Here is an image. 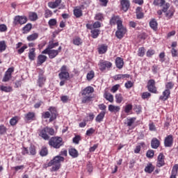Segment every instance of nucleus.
<instances>
[{"label":"nucleus","instance_id":"72a5a7b5","mask_svg":"<svg viewBox=\"0 0 178 178\" xmlns=\"http://www.w3.org/2000/svg\"><path fill=\"white\" fill-rule=\"evenodd\" d=\"M38 19V15H37V13H31L29 14V19L31 22H35Z\"/></svg>","mask_w":178,"mask_h":178},{"label":"nucleus","instance_id":"473e14b6","mask_svg":"<svg viewBox=\"0 0 178 178\" xmlns=\"http://www.w3.org/2000/svg\"><path fill=\"white\" fill-rule=\"evenodd\" d=\"M74 15L76 17H81L83 16V11L80 8H75L74 10Z\"/></svg>","mask_w":178,"mask_h":178},{"label":"nucleus","instance_id":"864d4df0","mask_svg":"<svg viewBox=\"0 0 178 178\" xmlns=\"http://www.w3.org/2000/svg\"><path fill=\"white\" fill-rule=\"evenodd\" d=\"M171 54H172V58H176L178 56V51L175 48H172L171 49Z\"/></svg>","mask_w":178,"mask_h":178},{"label":"nucleus","instance_id":"4c0bfd02","mask_svg":"<svg viewBox=\"0 0 178 178\" xmlns=\"http://www.w3.org/2000/svg\"><path fill=\"white\" fill-rule=\"evenodd\" d=\"M6 131H8V128L5 127V125H0V136H3V134H6Z\"/></svg>","mask_w":178,"mask_h":178},{"label":"nucleus","instance_id":"e2e57ef3","mask_svg":"<svg viewBox=\"0 0 178 178\" xmlns=\"http://www.w3.org/2000/svg\"><path fill=\"white\" fill-rule=\"evenodd\" d=\"M119 87H120V86L119 84H117V85L113 86L111 88V92H117L118 90H119Z\"/></svg>","mask_w":178,"mask_h":178},{"label":"nucleus","instance_id":"393cba45","mask_svg":"<svg viewBox=\"0 0 178 178\" xmlns=\"http://www.w3.org/2000/svg\"><path fill=\"white\" fill-rule=\"evenodd\" d=\"M108 111L116 113V112H119V111H120V107L119 106H113L111 104L108 106Z\"/></svg>","mask_w":178,"mask_h":178},{"label":"nucleus","instance_id":"39448f33","mask_svg":"<svg viewBox=\"0 0 178 178\" xmlns=\"http://www.w3.org/2000/svg\"><path fill=\"white\" fill-rule=\"evenodd\" d=\"M61 51H62V46H60L58 48V50L45 49L42 51V54L49 55V59H54L56 58L58 55H59V52H60Z\"/></svg>","mask_w":178,"mask_h":178},{"label":"nucleus","instance_id":"cd10ccee","mask_svg":"<svg viewBox=\"0 0 178 178\" xmlns=\"http://www.w3.org/2000/svg\"><path fill=\"white\" fill-rule=\"evenodd\" d=\"M118 22H122V20L119 19V16H113L110 20L111 24H116L118 26Z\"/></svg>","mask_w":178,"mask_h":178},{"label":"nucleus","instance_id":"c9c22d12","mask_svg":"<svg viewBox=\"0 0 178 178\" xmlns=\"http://www.w3.org/2000/svg\"><path fill=\"white\" fill-rule=\"evenodd\" d=\"M0 90L1 91H4V92H11L12 91V87L10 86H1L0 87Z\"/></svg>","mask_w":178,"mask_h":178},{"label":"nucleus","instance_id":"13d9d810","mask_svg":"<svg viewBox=\"0 0 178 178\" xmlns=\"http://www.w3.org/2000/svg\"><path fill=\"white\" fill-rule=\"evenodd\" d=\"M147 158H154V150H148L146 154Z\"/></svg>","mask_w":178,"mask_h":178},{"label":"nucleus","instance_id":"9b49d317","mask_svg":"<svg viewBox=\"0 0 178 178\" xmlns=\"http://www.w3.org/2000/svg\"><path fill=\"white\" fill-rule=\"evenodd\" d=\"M120 5L122 6V9L124 12H127L129 10V8H130V1L129 0H121Z\"/></svg>","mask_w":178,"mask_h":178},{"label":"nucleus","instance_id":"de8ad7c7","mask_svg":"<svg viewBox=\"0 0 178 178\" xmlns=\"http://www.w3.org/2000/svg\"><path fill=\"white\" fill-rule=\"evenodd\" d=\"M40 154L41 156H47V155H48V149H47V147L42 148Z\"/></svg>","mask_w":178,"mask_h":178},{"label":"nucleus","instance_id":"bb28decb","mask_svg":"<svg viewBox=\"0 0 178 178\" xmlns=\"http://www.w3.org/2000/svg\"><path fill=\"white\" fill-rule=\"evenodd\" d=\"M56 47H59V42L54 43V42L50 41L46 49H54V48H56Z\"/></svg>","mask_w":178,"mask_h":178},{"label":"nucleus","instance_id":"1a4fd4ad","mask_svg":"<svg viewBox=\"0 0 178 178\" xmlns=\"http://www.w3.org/2000/svg\"><path fill=\"white\" fill-rule=\"evenodd\" d=\"M147 88L149 92H153V94H156V87H155V81L151 79L147 83Z\"/></svg>","mask_w":178,"mask_h":178},{"label":"nucleus","instance_id":"f03ea898","mask_svg":"<svg viewBox=\"0 0 178 178\" xmlns=\"http://www.w3.org/2000/svg\"><path fill=\"white\" fill-rule=\"evenodd\" d=\"M49 111H49L43 113L42 114V118L44 119H49V122H54V120L56 119L58 111H56V108L55 107L49 108Z\"/></svg>","mask_w":178,"mask_h":178},{"label":"nucleus","instance_id":"e433bc0d","mask_svg":"<svg viewBox=\"0 0 178 178\" xmlns=\"http://www.w3.org/2000/svg\"><path fill=\"white\" fill-rule=\"evenodd\" d=\"M82 100L81 103L82 104H86V102H90L91 101V96H87V95H82Z\"/></svg>","mask_w":178,"mask_h":178},{"label":"nucleus","instance_id":"338daca9","mask_svg":"<svg viewBox=\"0 0 178 178\" xmlns=\"http://www.w3.org/2000/svg\"><path fill=\"white\" fill-rule=\"evenodd\" d=\"M165 16L168 19H171V17L173 16V11H168L165 13Z\"/></svg>","mask_w":178,"mask_h":178},{"label":"nucleus","instance_id":"8fccbe9b","mask_svg":"<svg viewBox=\"0 0 178 178\" xmlns=\"http://www.w3.org/2000/svg\"><path fill=\"white\" fill-rule=\"evenodd\" d=\"M133 109V105L127 104L125 106L124 112L125 113H130V111Z\"/></svg>","mask_w":178,"mask_h":178},{"label":"nucleus","instance_id":"603ef678","mask_svg":"<svg viewBox=\"0 0 178 178\" xmlns=\"http://www.w3.org/2000/svg\"><path fill=\"white\" fill-rule=\"evenodd\" d=\"M145 54V49L144 47L139 48L138 51V56H143Z\"/></svg>","mask_w":178,"mask_h":178},{"label":"nucleus","instance_id":"aec40b11","mask_svg":"<svg viewBox=\"0 0 178 178\" xmlns=\"http://www.w3.org/2000/svg\"><path fill=\"white\" fill-rule=\"evenodd\" d=\"M60 2H62V0H56L54 2H49L48 6L51 9H55V8H58V6L60 5Z\"/></svg>","mask_w":178,"mask_h":178},{"label":"nucleus","instance_id":"f8f14e48","mask_svg":"<svg viewBox=\"0 0 178 178\" xmlns=\"http://www.w3.org/2000/svg\"><path fill=\"white\" fill-rule=\"evenodd\" d=\"M92 92H94V88L88 86L81 91V95L91 96Z\"/></svg>","mask_w":178,"mask_h":178},{"label":"nucleus","instance_id":"bf43d9fd","mask_svg":"<svg viewBox=\"0 0 178 178\" xmlns=\"http://www.w3.org/2000/svg\"><path fill=\"white\" fill-rule=\"evenodd\" d=\"M60 100L62 101V102H63V104H66V102H68L69 101V97L67 95L61 96Z\"/></svg>","mask_w":178,"mask_h":178},{"label":"nucleus","instance_id":"09e8293b","mask_svg":"<svg viewBox=\"0 0 178 178\" xmlns=\"http://www.w3.org/2000/svg\"><path fill=\"white\" fill-rule=\"evenodd\" d=\"M141 97L143 99H148V98L151 97V93L148 92H144L143 93H142Z\"/></svg>","mask_w":178,"mask_h":178},{"label":"nucleus","instance_id":"4be33fe9","mask_svg":"<svg viewBox=\"0 0 178 178\" xmlns=\"http://www.w3.org/2000/svg\"><path fill=\"white\" fill-rule=\"evenodd\" d=\"M115 65L118 69H122V67H123V65H124L122 58L120 57H118L115 59Z\"/></svg>","mask_w":178,"mask_h":178},{"label":"nucleus","instance_id":"69168bd1","mask_svg":"<svg viewBox=\"0 0 178 178\" xmlns=\"http://www.w3.org/2000/svg\"><path fill=\"white\" fill-rule=\"evenodd\" d=\"M126 88H131L133 87V82L131 81H128L127 83H125Z\"/></svg>","mask_w":178,"mask_h":178},{"label":"nucleus","instance_id":"6e6552de","mask_svg":"<svg viewBox=\"0 0 178 178\" xmlns=\"http://www.w3.org/2000/svg\"><path fill=\"white\" fill-rule=\"evenodd\" d=\"M45 81H47V77L44 76V71L41 70L38 74V78L37 81L38 87L42 88L44 84H45Z\"/></svg>","mask_w":178,"mask_h":178},{"label":"nucleus","instance_id":"4d7b16f0","mask_svg":"<svg viewBox=\"0 0 178 178\" xmlns=\"http://www.w3.org/2000/svg\"><path fill=\"white\" fill-rule=\"evenodd\" d=\"M155 54V50L149 49L147 51L146 55L148 56V58H151L152 55Z\"/></svg>","mask_w":178,"mask_h":178},{"label":"nucleus","instance_id":"2eb2a0df","mask_svg":"<svg viewBox=\"0 0 178 178\" xmlns=\"http://www.w3.org/2000/svg\"><path fill=\"white\" fill-rule=\"evenodd\" d=\"M165 156H163V154L161 153L158 156V161H157V166L158 168H162L165 165Z\"/></svg>","mask_w":178,"mask_h":178},{"label":"nucleus","instance_id":"f3484780","mask_svg":"<svg viewBox=\"0 0 178 178\" xmlns=\"http://www.w3.org/2000/svg\"><path fill=\"white\" fill-rule=\"evenodd\" d=\"M170 97V90L165 89L163 92V95L160 96L161 101H166Z\"/></svg>","mask_w":178,"mask_h":178},{"label":"nucleus","instance_id":"a211bd4d","mask_svg":"<svg viewBox=\"0 0 178 178\" xmlns=\"http://www.w3.org/2000/svg\"><path fill=\"white\" fill-rule=\"evenodd\" d=\"M106 112V111H102L100 112L95 118V122L97 123H101V122H103L104 118H105Z\"/></svg>","mask_w":178,"mask_h":178},{"label":"nucleus","instance_id":"5fc2aeb1","mask_svg":"<svg viewBox=\"0 0 178 178\" xmlns=\"http://www.w3.org/2000/svg\"><path fill=\"white\" fill-rule=\"evenodd\" d=\"M94 133H95V129H94V128H90L86 131V136H92V134H94Z\"/></svg>","mask_w":178,"mask_h":178},{"label":"nucleus","instance_id":"79ce46f5","mask_svg":"<svg viewBox=\"0 0 178 178\" xmlns=\"http://www.w3.org/2000/svg\"><path fill=\"white\" fill-rule=\"evenodd\" d=\"M34 116H35V114L30 112L25 115L27 120H33V119H34Z\"/></svg>","mask_w":178,"mask_h":178},{"label":"nucleus","instance_id":"37998d69","mask_svg":"<svg viewBox=\"0 0 178 178\" xmlns=\"http://www.w3.org/2000/svg\"><path fill=\"white\" fill-rule=\"evenodd\" d=\"M174 86L175 83H173L172 82H168L165 83V90H169V91H170V90H172Z\"/></svg>","mask_w":178,"mask_h":178},{"label":"nucleus","instance_id":"f704fd0d","mask_svg":"<svg viewBox=\"0 0 178 178\" xmlns=\"http://www.w3.org/2000/svg\"><path fill=\"white\" fill-rule=\"evenodd\" d=\"M6 50V42L5 41H0V54Z\"/></svg>","mask_w":178,"mask_h":178},{"label":"nucleus","instance_id":"7ed1b4c3","mask_svg":"<svg viewBox=\"0 0 178 178\" xmlns=\"http://www.w3.org/2000/svg\"><path fill=\"white\" fill-rule=\"evenodd\" d=\"M39 136L42 137L43 140H49V136H54L55 134V130L51 127H46L41 130H39ZM49 134V136H48Z\"/></svg>","mask_w":178,"mask_h":178},{"label":"nucleus","instance_id":"2f4dec72","mask_svg":"<svg viewBox=\"0 0 178 178\" xmlns=\"http://www.w3.org/2000/svg\"><path fill=\"white\" fill-rule=\"evenodd\" d=\"M38 38V33H35L27 37L28 41H35Z\"/></svg>","mask_w":178,"mask_h":178},{"label":"nucleus","instance_id":"c03bdc74","mask_svg":"<svg viewBox=\"0 0 178 178\" xmlns=\"http://www.w3.org/2000/svg\"><path fill=\"white\" fill-rule=\"evenodd\" d=\"M94 76H95L94 71H90V72H88L86 76L88 81H90V80H92V79H94Z\"/></svg>","mask_w":178,"mask_h":178},{"label":"nucleus","instance_id":"a18cd8bd","mask_svg":"<svg viewBox=\"0 0 178 178\" xmlns=\"http://www.w3.org/2000/svg\"><path fill=\"white\" fill-rule=\"evenodd\" d=\"M32 25L31 24H27L24 28H23V31L24 33H29L30 30H31Z\"/></svg>","mask_w":178,"mask_h":178},{"label":"nucleus","instance_id":"6e6d98bb","mask_svg":"<svg viewBox=\"0 0 178 178\" xmlns=\"http://www.w3.org/2000/svg\"><path fill=\"white\" fill-rule=\"evenodd\" d=\"M134 122H136V118H131L129 120H128L127 121V126H129V127L133 125V123H134Z\"/></svg>","mask_w":178,"mask_h":178},{"label":"nucleus","instance_id":"a878e982","mask_svg":"<svg viewBox=\"0 0 178 178\" xmlns=\"http://www.w3.org/2000/svg\"><path fill=\"white\" fill-rule=\"evenodd\" d=\"M154 169H155V168L154 167V165H152V163H149L145 167V172H146L147 173H152L154 172Z\"/></svg>","mask_w":178,"mask_h":178},{"label":"nucleus","instance_id":"0e129e2a","mask_svg":"<svg viewBox=\"0 0 178 178\" xmlns=\"http://www.w3.org/2000/svg\"><path fill=\"white\" fill-rule=\"evenodd\" d=\"M56 19H51L49 21V26H56Z\"/></svg>","mask_w":178,"mask_h":178},{"label":"nucleus","instance_id":"774afa93","mask_svg":"<svg viewBox=\"0 0 178 178\" xmlns=\"http://www.w3.org/2000/svg\"><path fill=\"white\" fill-rule=\"evenodd\" d=\"M22 155L29 154V149H27V147H22Z\"/></svg>","mask_w":178,"mask_h":178},{"label":"nucleus","instance_id":"052dcab7","mask_svg":"<svg viewBox=\"0 0 178 178\" xmlns=\"http://www.w3.org/2000/svg\"><path fill=\"white\" fill-rule=\"evenodd\" d=\"M80 140H81V138H80V136H76L73 138L72 141H73V143H74V144H79Z\"/></svg>","mask_w":178,"mask_h":178},{"label":"nucleus","instance_id":"9d476101","mask_svg":"<svg viewBox=\"0 0 178 178\" xmlns=\"http://www.w3.org/2000/svg\"><path fill=\"white\" fill-rule=\"evenodd\" d=\"M27 23V17L17 15L14 19V24H24Z\"/></svg>","mask_w":178,"mask_h":178},{"label":"nucleus","instance_id":"7c9ffc66","mask_svg":"<svg viewBox=\"0 0 178 178\" xmlns=\"http://www.w3.org/2000/svg\"><path fill=\"white\" fill-rule=\"evenodd\" d=\"M69 154L72 158H77V156H79V152H77L76 149H70L69 150Z\"/></svg>","mask_w":178,"mask_h":178},{"label":"nucleus","instance_id":"f257e3e1","mask_svg":"<svg viewBox=\"0 0 178 178\" xmlns=\"http://www.w3.org/2000/svg\"><path fill=\"white\" fill-rule=\"evenodd\" d=\"M60 162H65V157L62 156H56L48 163L47 166H52L51 172H56L60 169Z\"/></svg>","mask_w":178,"mask_h":178},{"label":"nucleus","instance_id":"ddd939ff","mask_svg":"<svg viewBox=\"0 0 178 178\" xmlns=\"http://www.w3.org/2000/svg\"><path fill=\"white\" fill-rule=\"evenodd\" d=\"M165 147H170L173 145V136L169 135L164 140Z\"/></svg>","mask_w":178,"mask_h":178},{"label":"nucleus","instance_id":"0eeeda50","mask_svg":"<svg viewBox=\"0 0 178 178\" xmlns=\"http://www.w3.org/2000/svg\"><path fill=\"white\" fill-rule=\"evenodd\" d=\"M60 80H67L70 77L69 72H67V67L63 65L60 68V72L58 74Z\"/></svg>","mask_w":178,"mask_h":178},{"label":"nucleus","instance_id":"49530a36","mask_svg":"<svg viewBox=\"0 0 178 178\" xmlns=\"http://www.w3.org/2000/svg\"><path fill=\"white\" fill-rule=\"evenodd\" d=\"M115 99L117 104H121L122 101H123V97H122L121 94H117L115 95Z\"/></svg>","mask_w":178,"mask_h":178},{"label":"nucleus","instance_id":"3c124183","mask_svg":"<svg viewBox=\"0 0 178 178\" xmlns=\"http://www.w3.org/2000/svg\"><path fill=\"white\" fill-rule=\"evenodd\" d=\"M11 78H12V76L9 74H6V72L2 79V81H3L4 83H6V81H8V80H10Z\"/></svg>","mask_w":178,"mask_h":178},{"label":"nucleus","instance_id":"58836bf2","mask_svg":"<svg viewBox=\"0 0 178 178\" xmlns=\"http://www.w3.org/2000/svg\"><path fill=\"white\" fill-rule=\"evenodd\" d=\"M105 98L109 102H113V95L111 93H105Z\"/></svg>","mask_w":178,"mask_h":178},{"label":"nucleus","instance_id":"b1692460","mask_svg":"<svg viewBox=\"0 0 178 178\" xmlns=\"http://www.w3.org/2000/svg\"><path fill=\"white\" fill-rule=\"evenodd\" d=\"M177 172H178V164H175L172 167L171 175L170 178H176V176H177Z\"/></svg>","mask_w":178,"mask_h":178},{"label":"nucleus","instance_id":"6ab92c4d","mask_svg":"<svg viewBox=\"0 0 178 178\" xmlns=\"http://www.w3.org/2000/svg\"><path fill=\"white\" fill-rule=\"evenodd\" d=\"M159 145H161L159 140H158L156 138H154L151 141L152 148H154V149H156V148H158Z\"/></svg>","mask_w":178,"mask_h":178},{"label":"nucleus","instance_id":"20e7f679","mask_svg":"<svg viewBox=\"0 0 178 178\" xmlns=\"http://www.w3.org/2000/svg\"><path fill=\"white\" fill-rule=\"evenodd\" d=\"M49 145L50 147H53V148H56V149L60 148L62 145H63V140L60 137H52L49 140Z\"/></svg>","mask_w":178,"mask_h":178},{"label":"nucleus","instance_id":"680f3d73","mask_svg":"<svg viewBox=\"0 0 178 178\" xmlns=\"http://www.w3.org/2000/svg\"><path fill=\"white\" fill-rule=\"evenodd\" d=\"M26 49H27V46L24 45L22 47H21L20 49H19L17 50L18 54H23V52H24V51H26Z\"/></svg>","mask_w":178,"mask_h":178},{"label":"nucleus","instance_id":"c85d7f7f","mask_svg":"<svg viewBox=\"0 0 178 178\" xmlns=\"http://www.w3.org/2000/svg\"><path fill=\"white\" fill-rule=\"evenodd\" d=\"M29 151V154L32 155L34 156L37 154V150H35V146L34 145H31L28 149Z\"/></svg>","mask_w":178,"mask_h":178},{"label":"nucleus","instance_id":"4468645a","mask_svg":"<svg viewBox=\"0 0 178 178\" xmlns=\"http://www.w3.org/2000/svg\"><path fill=\"white\" fill-rule=\"evenodd\" d=\"M100 70L104 71L105 69H109V67H112V63L109 61H102L99 64Z\"/></svg>","mask_w":178,"mask_h":178},{"label":"nucleus","instance_id":"ea45409f","mask_svg":"<svg viewBox=\"0 0 178 178\" xmlns=\"http://www.w3.org/2000/svg\"><path fill=\"white\" fill-rule=\"evenodd\" d=\"M92 38H97L99 35V30L93 29L91 31Z\"/></svg>","mask_w":178,"mask_h":178},{"label":"nucleus","instance_id":"a19ab883","mask_svg":"<svg viewBox=\"0 0 178 178\" xmlns=\"http://www.w3.org/2000/svg\"><path fill=\"white\" fill-rule=\"evenodd\" d=\"M108 51V47L105 45H102L100 47H99V54H105Z\"/></svg>","mask_w":178,"mask_h":178},{"label":"nucleus","instance_id":"dca6fc26","mask_svg":"<svg viewBox=\"0 0 178 178\" xmlns=\"http://www.w3.org/2000/svg\"><path fill=\"white\" fill-rule=\"evenodd\" d=\"M47 59H48V57H47V56L40 54L38 56V61H37L38 66H41L42 63H44V62H47Z\"/></svg>","mask_w":178,"mask_h":178},{"label":"nucleus","instance_id":"c756f323","mask_svg":"<svg viewBox=\"0 0 178 178\" xmlns=\"http://www.w3.org/2000/svg\"><path fill=\"white\" fill-rule=\"evenodd\" d=\"M73 44L74 45H77L79 47L83 44V40L79 37H75L73 39Z\"/></svg>","mask_w":178,"mask_h":178},{"label":"nucleus","instance_id":"423d86ee","mask_svg":"<svg viewBox=\"0 0 178 178\" xmlns=\"http://www.w3.org/2000/svg\"><path fill=\"white\" fill-rule=\"evenodd\" d=\"M126 31H127L126 28L123 26L122 22H118V30L115 32V35L117 38H119V40H121V38H123V37L126 34Z\"/></svg>","mask_w":178,"mask_h":178},{"label":"nucleus","instance_id":"412c9836","mask_svg":"<svg viewBox=\"0 0 178 178\" xmlns=\"http://www.w3.org/2000/svg\"><path fill=\"white\" fill-rule=\"evenodd\" d=\"M149 26L151 27V29H152V30L156 31V30L158 29V22H156V19H152L149 22Z\"/></svg>","mask_w":178,"mask_h":178},{"label":"nucleus","instance_id":"5701e85b","mask_svg":"<svg viewBox=\"0 0 178 178\" xmlns=\"http://www.w3.org/2000/svg\"><path fill=\"white\" fill-rule=\"evenodd\" d=\"M29 59L30 60H34L35 59V48H31L29 49Z\"/></svg>","mask_w":178,"mask_h":178}]
</instances>
